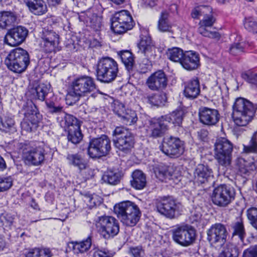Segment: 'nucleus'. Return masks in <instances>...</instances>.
<instances>
[{"label": "nucleus", "mask_w": 257, "mask_h": 257, "mask_svg": "<svg viewBox=\"0 0 257 257\" xmlns=\"http://www.w3.org/2000/svg\"><path fill=\"white\" fill-rule=\"evenodd\" d=\"M242 257H257V244L244 250Z\"/></svg>", "instance_id": "obj_64"}, {"label": "nucleus", "mask_w": 257, "mask_h": 257, "mask_svg": "<svg viewBox=\"0 0 257 257\" xmlns=\"http://www.w3.org/2000/svg\"><path fill=\"white\" fill-rule=\"evenodd\" d=\"M116 114L121 118V121L126 125H132L136 123L138 117L136 112L132 109H127L124 111L115 109Z\"/></svg>", "instance_id": "obj_30"}, {"label": "nucleus", "mask_w": 257, "mask_h": 257, "mask_svg": "<svg viewBox=\"0 0 257 257\" xmlns=\"http://www.w3.org/2000/svg\"><path fill=\"white\" fill-rule=\"evenodd\" d=\"M145 99L152 105L162 106L165 105L167 101V97L165 93L160 94L153 93L145 97Z\"/></svg>", "instance_id": "obj_39"}, {"label": "nucleus", "mask_w": 257, "mask_h": 257, "mask_svg": "<svg viewBox=\"0 0 257 257\" xmlns=\"http://www.w3.org/2000/svg\"><path fill=\"white\" fill-rule=\"evenodd\" d=\"M210 13L211 12V9L209 7L201 6L194 10L192 12V18L196 19L198 18L199 16L205 15L207 12Z\"/></svg>", "instance_id": "obj_59"}, {"label": "nucleus", "mask_w": 257, "mask_h": 257, "mask_svg": "<svg viewBox=\"0 0 257 257\" xmlns=\"http://www.w3.org/2000/svg\"><path fill=\"white\" fill-rule=\"evenodd\" d=\"M200 92L199 81L197 78L190 80L185 84L184 94L186 97L194 99L199 95Z\"/></svg>", "instance_id": "obj_27"}, {"label": "nucleus", "mask_w": 257, "mask_h": 257, "mask_svg": "<svg viewBox=\"0 0 257 257\" xmlns=\"http://www.w3.org/2000/svg\"><path fill=\"white\" fill-rule=\"evenodd\" d=\"M28 35V29L23 26H17L8 31L5 36L4 43L11 46H16L21 44Z\"/></svg>", "instance_id": "obj_17"}, {"label": "nucleus", "mask_w": 257, "mask_h": 257, "mask_svg": "<svg viewBox=\"0 0 257 257\" xmlns=\"http://www.w3.org/2000/svg\"><path fill=\"white\" fill-rule=\"evenodd\" d=\"M184 149V143L179 138L170 136L164 138L161 150L166 155L178 157L183 154Z\"/></svg>", "instance_id": "obj_13"}, {"label": "nucleus", "mask_w": 257, "mask_h": 257, "mask_svg": "<svg viewBox=\"0 0 257 257\" xmlns=\"http://www.w3.org/2000/svg\"><path fill=\"white\" fill-rule=\"evenodd\" d=\"M97 90L94 80L88 76H83L74 79L71 83V89L66 95V103L72 105L81 96H87Z\"/></svg>", "instance_id": "obj_1"}, {"label": "nucleus", "mask_w": 257, "mask_h": 257, "mask_svg": "<svg viewBox=\"0 0 257 257\" xmlns=\"http://www.w3.org/2000/svg\"><path fill=\"white\" fill-rule=\"evenodd\" d=\"M202 216V214L201 212V208L200 207H196L195 208H193L190 211V213L189 215V219L190 222L192 223H193L195 222H198Z\"/></svg>", "instance_id": "obj_60"}, {"label": "nucleus", "mask_w": 257, "mask_h": 257, "mask_svg": "<svg viewBox=\"0 0 257 257\" xmlns=\"http://www.w3.org/2000/svg\"><path fill=\"white\" fill-rule=\"evenodd\" d=\"M79 20L95 31H100L102 27V18L96 14L88 11L81 13L79 16Z\"/></svg>", "instance_id": "obj_23"}, {"label": "nucleus", "mask_w": 257, "mask_h": 257, "mask_svg": "<svg viewBox=\"0 0 257 257\" xmlns=\"http://www.w3.org/2000/svg\"><path fill=\"white\" fill-rule=\"evenodd\" d=\"M96 72L98 81L104 83H111L117 76L118 64L110 57H102L97 61Z\"/></svg>", "instance_id": "obj_4"}, {"label": "nucleus", "mask_w": 257, "mask_h": 257, "mask_svg": "<svg viewBox=\"0 0 257 257\" xmlns=\"http://www.w3.org/2000/svg\"><path fill=\"white\" fill-rule=\"evenodd\" d=\"M139 48L146 57L151 59L155 58V47L150 38L146 37L143 38L139 44Z\"/></svg>", "instance_id": "obj_28"}, {"label": "nucleus", "mask_w": 257, "mask_h": 257, "mask_svg": "<svg viewBox=\"0 0 257 257\" xmlns=\"http://www.w3.org/2000/svg\"><path fill=\"white\" fill-rule=\"evenodd\" d=\"M115 213L120 221L125 225L133 227L139 222L141 211L134 202L126 201L116 204L114 207Z\"/></svg>", "instance_id": "obj_2"}, {"label": "nucleus", "mask_w": 257, "mask_h": 257, "mask_svg": "<svg viewBox=\"0 0 257 257\" xmlns=\"http://www.w3.org/2000/svg\"><path fill=\"white\" fill-rule=\"evenodd\" d=\"M17 16L11 11H3L0 12V28L7 29L12 26L16 21Z\"/></svg>", "instance_id": "obj_33"}, {"label": "nucleus", "mask_w": 257, "mask_h": 257, "mask_svg": "<svg viewBox=\"0 0 257 257\" xmlns=\"http://www.w3.org/2000/svg\"><path fill=\"white\" fill-rule=\"evenodd\" d=\"M68 132L67 138L68 141L76 144L82 139V135L80 131V124L74 127H70Z\"/></svg>", "instance_id": "obj_45"}, {"label": "nucleus", "mask_w": 257, "mask_h": 257, "mask_svg": "<svg viewBox=\"0 0 257 257\" xmlns=\"http://www.w3.org/2000/svg\"><path fill=\"white\" fill-rule=\"evenodd\" d=\"M96 226L99 234L105 239L113 237L119 231L118 221L110 216L99 217Z\"/></svg>", "instance_id": "obj_11"}, {"label": "nucleus", "mask_w": 257, "mask_h": 257, "mask_svg": "<svg viewBox=\"0 0 257 257\" xmlns=\"http://www.w3.org/2000/svg\"><path fill=\"white\" fill-rule=\"evenodd\" d=\"M5 63L9 70L20 73L24 71L29 64V54L27 51L21 48H16L10 52Z\"/></svg>", "instance_id": "obj_5"}, {"label": "nucleus", "mask_w": 257, "mask_h": 257, "mask_svg": "<svg viewBox=\"0 0 257 257\" xmlns=\"http://www.w3.org/2000/svg\"><path fill=\"white\" fill-rule=\"evenodd\" d=\"M184 115V111L181 109H176L173 111L171 114L162 116L168 123L172 122L175 125L180 126L183 119Z\"/></svg>", "instance_id": "obj_37"}, {"label": "nucleus", "mask_w": 257, "mask_h": 257, "mask_svg": "<svg viewBox=\"0 0 257 257\" xmlns=\"http://www.w3.org/2000/svg\"><path fill=\"white\" fill-rule=\"evenodd\" d=\"M238 171L240 175L246 178L255 170V165L253 162H248L243 159L239 160Z\"/></svg>", "instance_id": "obj_35"}, {"label": "nucleus", "mask_w": 257, "mask_h": 257, "mask_svg": "<svg viewBox=\"0 0 257 257\" xmlns=\"http://www.w3.org/2000/svg\"><path fill=\"white\" fill-rule=\"evenodd\" d=\"M84 201L87 206L92 208L101 203V198L96 194L86 193L84 194Z\"/></svg>", "instance_id": "obj_50"}, {"label": "nucleus", "mask_w": 257, "mask_h": 257, "mask_svg": "<svg viewBox=\"0 0 257 257\" xmlns=\"http://www.w3.org/2000/svg\"><path fill=\"white\" fill-rule=\"evenodd\" d=\"M0 192H4L9 190L13 185V179L11 177H0Z\"/></svg>", "instance_id": "obj_58"}, {"label": "nucleus", "mask_w": 257, "mask_h": 257, "mask_svg": "<svg viewBox=\"0 0 257 257\" xmlns=\"http://www.w3.org/2000/svg\"><path fill=\"white\" fill-rule=\"evenodd\" d=\"M57 119L60 126L65 131H69L70 127H74L80 125L79 121L76 117L65 112L62 114L61 117H57Z\"/></svg>", "instance_id": "obj_29"}, {"label": "nucleus", "mask_w": 257, "mask_h": 257, "mask_svg": "<svg viewBox=\"0 0 257 257\" xmlns=\"http://www.w3.org/2000/svg\"><path fill=\"white\" fill-rule=\"evenodd\" d=\"M194 178L195 182L198 184H205L212 180V170L208 166L199 164L194 170Z\"/></svg>", "instance_id": "obj_25"}, {"label": "nucleus", "mask_w": 257, "mask_h": 257, "mask_svg": "<svg viewBox=\"0 0 257 257\" xmlns=\"http://www.w3.org/2000/svg\"><path fill=\"white\" fill-rule=\"evenodd\" d=\"M243 151L246 153H257V142L255 136H253L247 145H243Z\"/></svg>", "instance_id": "obj_57"}, {"label": "nucleus", "mask_w": 257, "mask_h": 257, "mask_svg": "<svg viewBox=\"0 0 257 257\" xmlns=\"http://www.w3.org/2000/svg\"><path fill=\"white\" fill-rule=\"evenodd\" d=\"M15 121L14 118L9 115H0V131L3 133H9L15 130Z\"/></svg>", "instance_id": "obj_36"}, {"label": "nucleus", "mask_w": 257, "mask_h": 257, "mask_svg": "<svg viewBox=\"0 0 257 257\" xmlns=\"http://www.w3.org/2000/svg\"><path fill=\"white\" fill-rule=\"evenodd\" d=\"M173 240L183 247H187L194 243L196 240L195 229L188 224L176 226L172 230Z\"/></svg>", "instance_id": "obj_9"}, {"label": "nucleus", "mask_w": 257, "mask_h": 257, "mask_svg": "<svg viewBox=\"0 0 257 257\" xmlns=\"http://www.w3.org/2000/svg\"><path fill=\"white\" fill-rule=\"evenodd\" d=\"M15 219L14 215L11 214H6L2 215L0 217V221L4 229H10L13 225L14 220Z\"/></svg>", "instance_id": "obj_55"}, {"label": "nucleus", "mask_w": 257, "mask_h": 257, "mask_svg": "<svg viewBox=\"0 0 257 257\" xmlns=\"http://www.w3.org/2000/svg\"><path fill=\"white\" fill-rule=\"evenodd\" d=\"M48 92L47 85L43 83L38 84L37 82L35 81L30 83L26 94L31 99L44 101Z\"/></svg>", "instance_id": "obj_24"}, {"label": "nucleus", "mask_w": 257, "mask_h": 257, "mask_svg": "<svg viewBox=\"0 0 257 257\" xmlns=\"http://www.w3.org/2000/svg\"><path fill=\"white\" fill-rule=\"evenodd\" d=\"M246 214L250 224L257 230V208H249L246 211Z\"/></svg>", "instance_id": "obj_53"}, {"label": "nucleus", "mask_w": 257, "mask_h": 257, "mask_svg": "<svg viewBox=\"0 0 257 257\" xmlns=\"http://www.w3.org/2000/svg\"><path fill=\"white\" fill-rule=\"evenodd\" d=\"M167 82V78L165 73L162 70H159L148 77L146 84L151 90L158 91L166 88Z\"/></svg>", "instance_id": "obj_20"}, {"label": "nucleus", "mask_w": 257, "mask_h": 257, "mask_svg": "<svg viewBox=\"0 0 257 257\" xmlns=\"http://www.w3.org/2000/svg\"><path fill=\"white\" fill-rule=\"evenodd\" d=\"M214 22L215 19L212 15L205 13L203 19L199 23L198 32L204 37L218 41L220 38V34L216 31H211L208 29V28L213 26Z\"/></svg>", "instance_id": "obj_18"}, {"label": "nucleus", "mask_w": 257, "mask_h": 257, "mask_svg": "<svg viewBox=\"0 0 257 257\" xmlns=\"http://www.w3.org/2000/svg\"><path fill=\"white\" fill-rule=\"evenodd\" d=\"M59 36L55 32L49 31V53L60 51Z\"/></svg>", "instance_id": "obj_48"}, {"label": "nucleus", "mask_w": 257, "mask_h": 257, "mask_svg": "<svg viewBox=\"0 0 257 257\" xmlns=\"http://www.w3.org/2000/svg\"><path fill=\"white\" fill-rule=\"evenodd\" d=\"M241 76L244 80L252 86L257 88V73L249 71L243 73Z\"/></svg>", "instance_id": "obj_54"}, {"label": "nucleus", "mask_w": 257, "mask_h": 257, "mask_svg": "<svg viewBox=\"0 0 257 257\" xmlns=\"http://www.w3.org/2000/svg\"><path fill=\"white\" fill-rule=\"evenodd\" d=\"M133 179L131 181V185L138 190L143 189L146 185L147 181L145 174L141 171L136 170L132 174Z\"/></svg>", "instance_id": "obj_34"}, {"label": "nucleus", "mask_w": 257, "mask_h": 257, "mask_svg": "<svg viewBox=\"0 0 257 257\" xmlns=\"http://www.w3.org/2000/svg\"><path fill=\"white\" fill-rule=\"evenodd\" d=\"M157 211L169 219L175 218L179 212L180 204L169 198L158 201L156 203Z\"/></svg>", "instance_id": "obj_15"}, {"label": "nucleus", "mask_w": 257, "mask_h": 257, "mask_svg": "<svg viewBox=\"0 0 257 257\" xmlns=\"http://www.w3.org/2000/svg\"><path fill=\"white\" fill-rule=\"evenodd\" d=\"M113 254L107 250H101L98 248L94 249L93 257H112Z\"/></svg>", "instance_id": "obj_63"}, {"label": "nucleus", "mask_w": 257, "mask_h": 257, "mask_svg": "<svg viewBox=\"0 0 257 257\" xmlns=\"http://www.w3.org/2000/svg\"><path fill=\"white\" fill-rule=\"evenodd\" d=\"M23 157L25 163L29 165H39L44 159L42 149L33 143L27 145L24 149Z\"/></svg>", "instance_id": "obj_16"}, {"label": "nucleus", "mask_w": 257, "mask_h": 257, "mask_svg": "<svg viewBox=\"0 0 257 257\" xmlns=\"http://www.w3.org/2000/svg\"><path fill=\"white\" fill-rule=\"evenodd\" d=\"M48 34V32L45 30V31H43L42 34L41 35V40L40 41V45L42 49H43V51L46 53L48 52L47 46L48 44V38L47 37V35Z\"/></svg>", "instance_id": "obj_61"}, {"label": "nucleus", "mask_w": 257, "mask_h": 257, "mask_svg": "<svg viewBox=\"0 0 257 257\" xmlns=\"http://www.w3.org/2000/svg\"><path fill=\"white\" fill-rule=\"evenodd\" d=\"M256 108L249 101L243 98H237L233 105L232 118L238 126H245L253 119Z\"/></svg>", "instance_id": "obj_3"}, {"label": "nucleus", "mask_w": 257, "mask_h": 257, "mask_svg": "<svg viewBox=\"0 0 257 257\" xmlns=\"http://www.w3.org/2000/svg\"><path fill=\"white\" fill-rule=\"evenodd\" d=\"M245 28L248 31L257 33V18L250 17L245 19L244 23Z\"/></svg>", "instance_id": "obj_56"}, {"label": "nucleus", "mask_w": 257, "mask_h": 257, "mask_svg": "<svg viewBox=\"0 0 257 257\" xmlns=\"http://www.w3.org/2000/svg\"><path fill=\"white\" fill-rule=\"evenodd\" d=\"M181 64L185 69L193 70L200 65L199 54L195 52L188 51L184 53Z\"/></svg>", "instance_id": "obj_26"}, {"label": "nucleus", "mask_w": 257, "mask_h": 257, "mask_svg": "<svg viewBox=\"0 0 257 257\" xmlns=\"http://www.w3.org/2000/svg\"><path fill=\"white\" fill-rule=\"evenodd\" d=\"M184 53L183 50L178 47L168 49L166 52L167 57L170 60L175 62H179L180 64Z\"/></svg>", "instance_id": "obj_44"}, {"label": "nucleus", "mask_w": 257, "mask_h": 257, "mask_svg": "<svg viewBox=\"0 0 257 257\" xmlns=\"http://www.w3.org/2000/svg\"><path fill=\"white\" fill-rule=\"evenodd\" d=\"M245 43L243 42H236L231 44L228 52L232 55H240L244 52Z\"/></svg>", "instance_id": "obj_52"}, {"label": "nucleus", "mask_w": 257, "mask_h": 257, "mask_svg": "<svg viewBox=\"0 0 257 257\" xmlns=\"http://www.w3.org/2000/svg\"><path fill=\"white\" fill-rule=\"evenodd\" d=\"M73 243V250L76 253H83L87 251L92 244L91 237L88 236L86 240L80 242H74Z\"/></svg>", "instance_id": "obj_46"}, {"label": "nucleus", "mask_w": 257, "mask_h": 257, "mask_svg": "<svg viewBox=\"0 0 257 257\" xmlns=\"http://www.w3.org/2000/svg\"><path fill=\"white\" fill-rule=\"evenodd\" d=\"M117 55L126 69L128 71L132 70L135 63L133 54L130 51L122 50L118 52Z\"/></svg>", "instance_id": "obj_40"}, {"label": "nucleus", "mask_w": 257, "mask_h": 257, "mask_svg": "<svg viewBox=\"0 0 257 257\" xmlns=\"http://www.w3.org/2000/svg\"><path fill=\"white\" fill-rule=\"evenodd\" d=\"M169 130V125L163 117L150 121L148 135L150 138L156 139L163 137Z\"/></svg>", "instance_id": "obj_19"}, {"label": "nucleus", "mask_w": 257, "mask_h": 257, "mask_svg": "<svg viewBox=\"0 0 257 257\" xmlns=\"http://www.w3.org/2000/svg\"><path fill=\"white\" fill-rule=\"evenodd\" d=\"M232 228L233 236H238L240 241L243 242L244 238L246 236V232L242 219L238 218L237 221L232 224Z\"/></svg>", "instance_id": "obj_42"}, {"label": "nucleus", "mask_w": 257, "mask_h": 257, "mask_svg": "<svg viewBox=\"0 0 257 257\" xmlns=\"http://www.w3.org/2000/svg\"><path fill=\"white\" fill-rule=\"evenodd\" d=\"M169 14L166 11H163L158 21V28L162 32H170L172 25L168 19Z\"/></svg>", "instance_id": "obj_41"}, {"label": "nucleus", "mask_w": 257, "mask_h": 257, "mask_svg": "<svg viewBox=\"0 0 257 257\" xmlns=\"http://www.w3.org/2000/svg\"><path fill=\"white\" fill-rule=\"evenodd\" d=\"M20 113L24 115L21 123L22 129L27 132L36 130L40 117L35 105L32 101H28L23 105Z\"/></svg>", "instance_id": "obj_7"}, {"label": "nucleus", "mask_w": 257, "mask_h": 257, "mask_svg": "<svg viewBox=\"0 0 257 257\" xmlns=\"http://www.w3.org/2000/svg\"><path fill=\"white\" fill-rule=\"evenodd\" d=\"M111 141L106 135L91 140L88 147V154L92 158L108 155L111 150Z\"/></svg>", "instance_id": "obj_10"}, {"label": "nucleus", "mask_w": 257, "mask_h": 257, "mask_svg": "<svg viewBox=\"0 0 257 257\" xmlns=\"http://www.w3.org/2000/svg\"><path fill=\"white\" fill-rule=\"evenodd\" d=\"M111 28L114 33L120 34L126 32L127 30L133 28L134 26H128L125 23L111 19Z\"/></svg>", "instance_id": "obj_47"}, {"label": "nucleus", "mask_w": 257, "mask_h": 257, "mask_svg": "<svg viewBox=\"0 0 257 257\" xmlns=\"http://www.w3.org/2000/svg\"><path fill=\"white\" fill-rule=\"evenodd\" d=\"M56 99V98L54 99L53 97L51 100H49V113L56 114L59 115L58 117H61L62 114L65 112L63 111V107L58 104Z\"/></svg>", "instance_id": "obj_51"}, {"label": "nucleus", "mask_w": 257, "mask_h": 257, "mask_svg": "<svg viewBox=\"0 0 257 257\" xmlns=\"http://www.w3.org/2000/svg\"><path fill=\"white\" fill-rule=\"evenodd\" d=\"M66 160L69 165L77 168L80 172L87 170L90 176L93 175V171L89 168L88 161L84 155L79 153L68 154Z\"/></svg>", "instance_id": "obj_22"}, {"label": "nucleus", "mask_w": 257, "mask_h": 257, "mask_svg": "<svg viewBox=\"0 0 257 257\" xmlns=\"http://www.w3.org/2000/svg\"><path fill=\"white\" fill-rule=\"evenodd\" d=\"M239 254V250L235 245L228 244L218 257H237Z\"/></svg>", "instance_id": "obj_49"}, {"label": "nucleus", "mask_w": 257, "mask_h": 257, "mask_svg": "<svg viewBox=\"0 0 257 257\" xmlns=\"http://www.w3.org/2000/svg\"><path fill=\"white\" fill-rule=\"evenodd\" d=\"M155 173L156 177L162 181L165 179L173 180L177 177L172 167H168L162 165H159L158 167L156 168Z\"/></svg>", "instance_id": "obj_31"}, {"label": "nucleus", "mask_w": 257, "mask_h": 257, "mask_svg": "<svg viewBox=\"0 0 257 257\" xmlns=\"http://www.w3.org/2000/svg\"><path fill=\"white\" fill-rule=\"evenodd\" d=\"M219 113L215 109L201 107L199 109L200 122L204 125L211 126L216 124L219 120Z\"/></svg>", "instance_id": "obj_21"}, {"label": "nucleus", "mask_w": 257, "mask_h": 257, "mask_svg": "<svg viewBox=\"0 0 257 257\" xmlns=\"http://www.w3.org/2000/svg\"><path fill=\"white\" fill-rule=\"evenodd\" d=\"M111 19L121 22L122 23H125L128 26H134V23L130 13L126 10H121L115 13Z\"/></svg>", "instance_id": "obj_43"}, {"label": "nucleus", "mask_w": 257, "mask_h": 257, "mask_svg": "<svg viewBox=\"0 0 257 257\" xmlns=\"http://www.w3.org/2000/svg\"><path fill=\"white\" fill-rule=\"evenodd\" d=\"M235 195L233 188L226 185H220L214 188L211 199L214 204L224 207L234 200Z\"/></svg>", "instance_id": "obj_12"}, {"label": "nucleus", "mask_w": 257, "mask_h": 257, "mask_svg": "<svg viewBox=\"0 0 257 257\" xmlns=\"http://www.w3.org/2000/svg\"><path fill=\"white\" fill-rule=\"evenodd\" d=\"M113 142L115 148L124 153H128L134 148L135 137L131 131L123 126H117L113 132Z\"/></svg>", "instance_id": "obj_6"}, {"label": "nucleus", "mask_w": 257, "mask_h": 257, "mask_svg": "<svg viewBox=\"0 0 257 257\" xmlns=\"http://www.w3.org/2000/svg\"><path fill=\"white\" fill-rule=\"evenodd\" d=\"M232 151L233 145L229 140L224 138L217 139L214 144V157L218 163L224 167L229 166Z\"/></svg>", "instance_id": "obj_8"}, {"label": "nucleus", "mask_w": 257, "mask_h": 257, "mask_svg": "<svg viewBox=\"0 0 257 257\" xmlns=\"http://www.w3.org/2000/svg\"><path fill=\"white\" fill-rule=\"evenodd\" d=\"M23 1L30 11L35 15H42L46 11V6L42 0H23Z\"/></svg>", "instance_id": "obj_32"}, {"label": "nucleus", "mask_w": 257, "mask_h": 257, "mask_svg": "<svg viewBox=\"0 0 257 257\" xmlns=\"http://www.w3.org/2000/svg\"><path fill=\"white\" fill-rule=\"evenodd\" d=\"M130 253L132 257H143L144 255V251L142 246H138L131 247L130 249Z\"/></svg>", "instance_id": "obj_62"}, {"label": "nucleus", "mask_w": 257, "mask_h": 257, "mask_svg": "<svg viewBox=\"0 0 257 257\" xmlns=\"http://www.w3.org/2000/svg\"><path fill=\"white\" fill-rule=\"evenodd\" d=\"M207 240L211 245L221 246L226 241L227 232L224 225L215 223L207 230Z\"/></svg>", "instance_id": "obj_14"}, {"label": "nucleus", "mask_w": 257, "mask_h": 257, "mask_svg": "<svg viewBox=\"0 0 257 257\" xmlns=\"http://www.w3.org/2000/svg\"><path fill=\"white\" fill-rule=\"evenodd\" d=\"M121 174L117 170H107L102 177V180L111 185L118 184L121 179Z\"/></svg>", "instance_id": "obj_38"}]
</instances>
